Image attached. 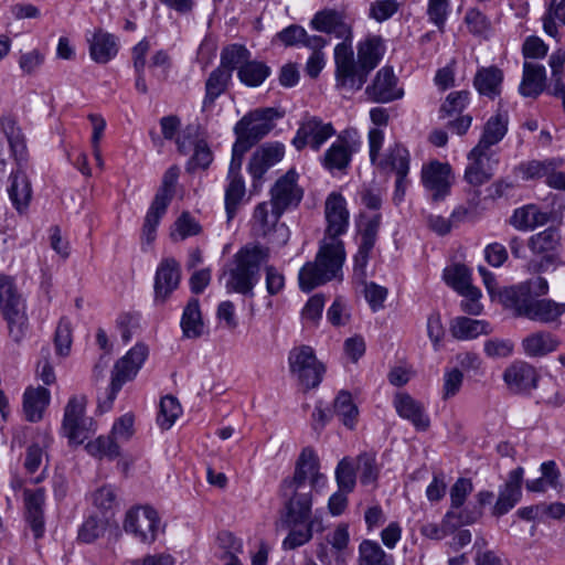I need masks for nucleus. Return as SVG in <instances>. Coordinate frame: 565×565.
<instances>
[{
  "label": "nucleus",
  "instance_id": "f257e3e1",
  "mask_svg": "<svg viewBox=\"0 0 565 565\" xmlns=\"http://www.w3.org/2000/svg\"><path fill=\"white\" fill-rule=\"evenodd\" d=\"M324 214L326 237L315 262L305 264L298 276L299 287L306 292L337 278L345 259L344 245L339 238L349 226V212L344 198L339 193H331L326 200Z\"/></svg>",
  "mask_w": 565,
  "mask_h": 565
},
{
  "label": "nucleus",
  "instance_id": "f03ea898",
  "mask_svg": "<svg viewBox=\"0 0 565 565\" xmlns=\"http://www.w3.org/2000/svg\"><path fill=\"white\" fill-rule=\"evenodd\" d=\"M326 476L319 472V459L312 448H303L295 467L291 478L280 486L284 500H288L290 514L302 519L311 512L312 489L322 487Z\"/></svg>",
  "mask_w": 565,
  "mask_h": 565
},
{
  "label": "nucleus",
  "instance_id": "7ed1b4c3",
  "mask_svg": "<svg viewBox=\"0 0 565 565\" xmlns=\"http://www.w3.org/2000/svg\"><path fill=\"white\" fill-rule=\"evenodd\" d=\"M268 248L260 245H245L224 268L222 277H226L227 292L254 296V288L260 278V268L268 262Z\"/></svg>",
  "mask_w": 565,
  "mask_h": 565
},
{
  "label": "nucleus",
  "instance_id": "20e7f679",
  "mask_svg": "<svg viewBox=\"0 0 565 565\" xmlns=\"http://www.w3.org/2000/svg\"><path fill=\"white\" fill-rule=\"evenodd\" d=\"M0 311L8 324L10 338L20 343L28 330V316L25 303L13 279L9 276H0Z\"/></svg>",
  "mask_w": 565,
  "mask_h": 565
},
{
  "label": "nucleus",
  "instance_id": "39448f33",
  "mask_svg": "<svg viewBox=\"0 0 565 565\" xmlns=\"http://www.w3.org/2000/svg\"><path fill=\"white\" fill-rule=\"evenodd\" d=\"M147 355L148 348L145 344L138 343L130 349L125 356L116 362L111 375V382L106 393V398H98V408H100L102 412H106L111 408L117 393L126 382L131 381L137 375Z\"/></svg>",
  "mask_w": 565,
  "mask_h": 565
},
{
  "label": "nucleus",
  "instance_id": "423d86ee",
  "mask_svg": "<svg viewBox=\"0 0 565 565\" xmlns=\"http://www.w3.org/2000/svg\"><path fill=\"white\" fill-rule=\"evenodd\" d=\"M288 363L290 373L305 388H315L320 384L324 367L317 360L311 347L294 348L289 352Z\"/></svg>",
  "mask_w": 565,
  "mask_h": 565
},
{
  "label": "nucleus",
  "instance_id": "0eeeda50",
  "mask_svg": "<svg viewBox=\"0 0 565 565\" xmlns=\"http://www.w3.org/2000/svg\"><path fill=\"white\" fill-rule=\"evenodd\" d=\"M337 87L350 90L362 88V79L358 61L354 60L352 38L342 39L334 47Z\"/></svg>",
  "mask_w": 565,
  "mask_h": 565
},
{
  "label": "nucleus",
  "instance_id": "6e6552de",
  "mask_svg": "<svg viewBox=\"0 0 565 565\" xmlns=\"http://www.w3.org/2000/svg\"><path fill=\"white\" fill-rule=\"evenodd\" d=\"M134 435V416L127 413L119 417L109 436H100L86 445L87 451L95 457L115 459L119 456L118 441H126Z\"/></svg>",
  "mask_w": 565,
  "mask_h": 565
},
{
  "label": "nucleus",
  "instance_id": "1a4fd4ad",
  "mask_svg": "<svg viewBox=\"0 0 565 565\" xmlns=\"http://www.w3.org/2000/svg\"><path fill=\"white\" fill-rule=\"evenodd\" d=\"M160 520L151 507H137L126 513L124 530L141 543L156 541Z\"/></svg>",
  "mask_w": 565,
  "mask_h": 565
},
{
  "label": "nucleus",
  "instance_id": "9d476101",
  "mask_svg": "<svg viewBox=\"0 0 565 565\" xmlns=\"http://www.w3.org/2000/svg\"><path fill=\"white\" fill-rule=\"evenodd\" d=\"M468 159L470 162L465 170L463 178L469 185L475 188L471 202H473V206H477L480 194L477 188L487 183L493 177L498 160L494 159L493 151L479 150L476 152V147L468 153Z\"/></svg>",
  "mask_w": 565,
  "mask_h": 565
},
{
  "label": "nucleus",
  "instance_id": "9b49d317",
  "mask_svg": "<svg viewBox=\"0 0 565 565\" xmlns=\"http://www.w3.org/2000/svg\"><path fill=\"white\" fill-rule=\"evenodd\" d=\"M360 145L361 142L350 131H342L321 157L322 167L331 173L345 172Z\"/></svg>",
  "mask_w": 565,
  "mask_h": 565
},
{
  "label": "nucleus",
  "instance_id": "f8f14e48",
  "mask_svg": "<svg viewBox=\"0 0 565 565\" xmlns=\"http://www.w3.org/2000/svg\"><path fill=\"white\" fill-rule=\"evenodd\" d=\"M285 514L276 523V531L288 530V535L282 541L284 550H295L305 545L312 539L316 521L311 520V512L302 519L292 516L289 512L288 500H284Z\"/></svg>",
  "mask_w": 565,
  "mask_h": 565
},
{
  "label": "nucleus",
  "instance_id": "ddd939ff",
  "mask_svg": "<svg viewBox=\"0 0 565 565\" xmlns=\"http://www.w3.org/2000/svg\"><path fill=\"white\" fill-rule=\"evenodd\" d=\"M334 135L335 129L331 122H324L317 116H306L291 143L297 150H302L308 146L312 150L319 151L326 141Z\"/></svg>",
  "mask_w": 565,
  "mask_h": 565
},
{
  "label": "nucleus",
  "instance_id": "4468645a",
  "mask_svg": "<svg viewBox=\"0 0 565 565\" xmlns=\"http://www.w3.org/2000/svg\"><path fill=\"white\" fill-rule=\"evenodd\" d=\"M420 179L424 188L430 192L431 200L443 201L450 193L451 167L449 163L433 160L423 166Z\"/></svg>",
  "mask_w": 565,
  "mask_h": 565
},
{
  "label": "nucleus",
  "instance_id": "2eb2a0df",
  "mask_svg": "<svg viewBox=\"0 0 565 565\" xmlns=\"http://www.w3.org/2000/svg\"><path fill=\"white\" fill-rule=\"evenodd\" d=\"M297 181L298 173L291 169L275 182L270 190V201L277 210L285 212L299 205L303 196V190Z\"/></svg>",
  "mask_w": 565,
  "mask_h": 565
},
{
  "label": "nucleus",
  "instance_id": "dca6fc26",
  "mask_svg": "<svg viewBox=\"0 0 565 565\" xmlns=\"http://www.w3.org/2000/svg\"><path fill=\"white\" fill-rule=\"evenodd\" d=\"M524 470L518 467L508 473L503 484L499 487L498 499L492 507V515L500 518L510 512L522 498Z\"/></svg>",
  "mask_w": 565,
  "mask_h": 565
},
{
  "label": "nucleus",
  "instance_id": "f3484780",
  "mask_svg": "<svg viewBox=\"0 0 565 565\" xmlns=\"http://www.w3.org/2000/svg\"><path fill=\"white\" fill-rule=\"evenodd\" d=\"M280 117L282 114L273 107L255 109L245 115L235 125L234 130H243L258 142L274 128V119Z\"/></svg>",
  "mask_w": 565,
  "mask_h": 565
},
{
  "label": "nucleus",
  "instance_id": "a211bd4d",
  "mask_svg": "<svg viewBox=\"0 0 565 565\" xmlns=\"http://www.w3.org/2000/svg\"><path fill=\"white\" fill-rule=\"evenodd\" d=\"M539 379L536 369L524 361L512 363L503 373L508 388L514 394H530L537 387Z\"/></svg>",
  "mask_w": 565,
  "mask_h": 565
},
{
  "label": "nucleus",
  "instance_id": "6ab92c4d",
  "mask_svg": "<svg viewBox=\"0 0 565 565\" xmlns=\"http://www.w3.org/2000/svg\"><path fill=\"white\" fill-rule=\"evenodd\" d=\"M561 244V234L559 231L555 227H548L533 236L529 239V248L534 254H546L540 263H532L530 266L533 271H543L550 265H553L556 260L555 255L550 254L555 250Z\"/></svg>",
  "mask_w": 565,
  "mask_h": 565
},
{
  "label": "nucleus",
  "instance_id": "aec40b11",
  "mask_svg": "<svg viewBox=\"0 0 565 565\" xmlns=\"http://www.w3.org/2000/svg\"><path fill=\"white\" fill-rule=\"evenodd\" d=\"M85 399L72 397L64 411L63 430L71 443L82 444L88 438L84 419Z\"/></svg>",
  "mask_w": 565,
  "mask_h": 565
},
{
  "label": "nucleus",
  "instance_id": "412c9836",
  "mask_svg": "<svg viewBox=\"0 0 565 565\" xmlns=\"http://www.w3.org/2000/svg\"><path fill=\"white\" fill-rule=\"evenodd\" d=\"M369 98L375 103H390L402 98L404 92L397 87V78L391 67H382L371 85L365 89Z\"/></svg>",
  "mask_w": 565,
  "mask_h": 565
},
{
  "label": "nucleus",
  "instance_id": "4be33fe9",
  "mask_svg": "<svg viewBox=\"0 0 565 565\" xmlns=\"http://www.w3.org/2000/svg\"><path fill=\"white\" fill-rule=\"evenodd\" d=\"M181 278L180 265L174 258H164L160 262L154 277V300L164 302L179 287Z\"/></svg>",
  "mask_w": 565,
  "mask_h": 565
},
{
  "label": "nucleus",
  "instance_id": "5701e85b",
  "mask_svg": "<svg viewBox=\"0 0 565 565\" xmlns=\"http://www.w3.org/2000/svg\"><path fill=\"white\" fill-rule=\"evenodd\" d=\"M310 26L318 32L333 34L338 39L352 38V29L345 22L343 13L333 9L318 11L310 20Z\"/></svg>",
  "mask_w": 565,
  "mask_h": 565
},
{
  "label": "nucleus",
  "instance_id": "b1692460",
  "mask_svg": "<svg viewBox=\"0 0 565 565\" xmlns=\"http://www.w3.org/2000/svg\"><path fill=\"white\" fill-rule=\"evenodd\" d=\"M384 47L380 36H369L358 44V63L363 85L369 74L381 62Z\"/></svg>",
  "mask_w": 565,
  "mask_h": 565
},
{
  "label": "nucleus",
  "instance_id": "393cba45",
  "mask_svg": "<svg viewBox=\"0 0 565 565\" xmlns=\"http://www.w3.org/2000/svg\"><path fill=\"white\" fill-rule=\"evenodd\" d=\"M499 302L513 310L515 317L525 318L533 297L529 294L527 286L522 282L509 287L499 288L497 297Z\"/></svg>",
  "mask_w": 565,
  "mask_h": 565
},
{
  "label": "nucleus",
  "instance_id": "a878e982",
  "mask_svg": "<svg viewBox=\"0 0 565 565\" xmlns=\"http://www.w3.org/2000/svg\"><path fill=\"white\" fill-rule=\"evenodd\" d=\"M8 194L19 213L26 211L32 199V185L26 173L17 169L9 175Z\"/></svg>",
  "mask_w": 565,
  "mask_h": 565
},
{
  "label": "nucleus",
  "instance_id": "bb28decb",
  "mask_svg": "<svg viewBox=\"0 0 565 565\" xmlns=\"http://www.w3.org/2000/svg\"><path fill=\"white\" fill-rule=\"evenodd\" d=\"M565 313V302H557L550 298H534L531 301L525 318L541 323L558 322Z\"/></svg>",
  "mask_w": 565,
  "mask_h": 565
},
{
  "label": "nucleus",
  "instance_id": "cd10ccee",
  "mask_svg": "<svg viewBox=\"0 0 565 565\" xmlns=\"http://www.w3.org/2000/svg\"><path fill=\"white\" fill-rule=\"evenodd\" d=\"M383 173L395 172L397 174L407 175L409 171V152L401 143L395 142L391 146L383 157L372 163Z\"/></svg>",
  "mask_w": 565,
  "mask_h": 565
},
{
  "label": "nucleus",
  "instance_id": "c85d7f7f",
  "mask_svg": "<svg viewBox=\"0 0 565 565\" xmlns=\"http://www.w3.org/2000/svg\"><path fill=\"white\" fill-rule=\"evenodd\" d=\"M394 406L398 415L409 420L418 430H426L429 427V418L425 414L424 406L408 394H397L394 398Z\"/></svg>",
  "mask_w": 565,
  "mask_h": 565
},
{
  "label": "nucleus",
  "instance_id": "c756f323",
  "mask_svg": "<svg viewBox=\"0 0 565 565\" xmlns=\"http://www.w3.org/2000/svg\"><path fill=\"white\" fill-rule=\"evenodd\" d=\"M25 520L31 527L34 537L41 539L44 534L45 525H44V514H43V505H44V491L42 489H38L34 492L25 491Z\"/></svg>",
  "mask_w": 565,
  "mask_h": 565
},
{
  "label": "nucleus",
  "instance_id": "7c9ffc66",
  "mask_svg": "<svg viewBox=\"0 0 565 565\" xmlns=\"http://www.w3.org/2000/svg\"><path fill=\"white\" fill-rule=\"evenodd\" d=\"M88 43L92 60L99 64H106L118 52L116 36L100 29L94 32L93 36L88 39Z\"/></svg>",
  "mask_w": 565,
  "mask_h": 565
},
{
  "label": "nucleus",
  "instance_id": "2f4dec72",
  "mask_svg": "<svg viewBox=\"0 0 565 565\" xmlns=\"http://www.w3.org/2000/svg\"><path fill=\"white\" fill-rule=\"evenodd\" d=\"M51 401L50 391L45 387H28L23 394V412L26 420L36 423L42 419Z\"/></svg>",
  "mask_w": 565,
  "mask_h": 565
},
{
  "label": "nucleus",
  "instance_id": "473e14b6",
  "mask_svg": "<svg viewBox=\"0 0 565 565\" xmlns=\"http://www.w3.org/2000/svg\"><path fill=\"white\" fill-rule=\"evenodd\" d=\"M546 71L543 65L525 62L519 92L524 97L536 98L545 88Z\"/></svg>",
  "mask_w": 565,
  "mask_h": 565
},
{
  "label": "nucleus",
  "instance_id": "72a5a7b5",
  "mask_svg": "<svg viewBox=\"0 0 565 565\" xmlns=\"http://www.w3.org/2000/svg\"><path fill=\"white\" fill-rule=\"evenodd\" d=\"M502 82L503 72L494 65L479 68L473 78L478 93L491 99L501 94Z\"/></svg>",
  "mask_w": 565,
  "mask_h": 565
},
{
  "label": "nucleus",
  "instance_id": "f704fd0d",
  "mask_svg": "<svg viewBox=\"0 0 565 565\" xmlns=\"http://www.w3.org/2000/svg\"><path fill=\"white\" fill-rule=\"evenodd\" d=\"M559 340L547 331H539L529 334L522 340V349L527 356H544L555 351Z\"/></svg>",
  "mask_w": 565,
  "mask_h": 565
},
{
  "label": "nucleus",
  "instance_id": "c9c22d12",
  "mask_svg": "<svg viewBox=\"0 0 565 565\" xmlns=\"http://www.w3.org/2000/svg\"><path fill=\"white\" fill-rule=\"evenodd\" d=\"M508 131V120L501 115L491 116L483 127L481 138L476 146V152L479 150L492 151L491 147L499 143Z\"/></svg>",
  "mask_w": 565,
  "mask_h": 565
},
{
  "label": "nucleus",
  "instance_id": "e433bc0d",
  "mask_svg": "<svg viewBox=\"0 0 565 565\" xmlns=\"http://www.w3.org/2000/svg\"><path fill=\"white\" fill-rule=\"evenodd\" d=\"M548 220V213L542 212L535 205L530 204L516 209L510 218V223L516 230L526 231L544 225Z\"/></svg>",
  "mask_w": 565,
  "mask_h": 565
},
{
  "label": "nucleus",
  "instance_id": "4c0bfd02",
  "mask_svg": "<svg viewBox=\"0 0 565 565\" xmlns=\"http://www.w3.org/2000/svg\"><path fill=\"white\" fill-rule=\"evenodd\" d=\"M232 75L228 71L223 68H215L209 75L205 82V96L202 103V109L206 110L214 105V102L227 88Z\"/></svg>",
  "mask_w": 565,
  "mask_h": 565
},
{
  "label": "nucleus",
  "instance_id": "58836bf2",
  "mask_svg": "<svg viewBox=\"0 0 565 565\" xmlns=\"http://www.w3.org/2000/svg\"><path fill=\"white\" fill-rule=\"evenodd\" d=\"M180 324L183 335L188 339H196L203 334L204 323L196 298H191L186 303Z\"/></svg>",
  "mask_w": 565,
  "mask_h": 565
},
{
  "label": "nucleus",
  "instance_id": "ea45409f",
  "mask_svg": "<svg viewBox=\"0 0 565 565\" xmlns=\"http://www.w3.org/2000/svg\"><path fill=\"white\" fill-rule=\"evenodd\" d=\"M490 331L491 329L487 321L468 317L456 318L450 327L452 337L459 340L475 339L480 334H488Z\"/></svg>",
  "mask_w": 565,
  "mask_h": 565
},
{
  "label": "nucleus",
  "instance_id": "a19ab883",
  "mask_svg": "<svg viewBox=\"0 0 565 565\" xmlns=\"http://www.w3.org/2000/svg\"><path fill=\"white\" fill-rule=\"evenodd\" d=\"M284 212L270 203L262 202L254 211V223L258 235L266 236L276 228Z\"/></svg>",
  "mask_w": 565,
  "mask_h": 565
},
{
  "label": "nucleus",
  "instance_id": "79ce46f5",
  "mask_svg": "<svg viewBox=\"0 0 565 565\" xmlns=\"http://www.w3.org/2000/svg\"><path fill=\"white\" fill-rule=\"evenodd\" d=\"M2 132L6 135L10 145L11 151L19 162L25 161L26 159V145L24 135L20 127H18L15 119L12 117H4L0 121Z\"/></svg>",
  "mask_w": 565,
  "mask_h": 565
},
{
  "label": "nucleus",
  "instance_id": "37998d69",
  "mask_svg": "<svg viewBox=\"0 0 565 565\" xmlns=\"http://www.w3.org/2000/svg\"><path fill=\"white\" fill-rule=\"evenodd\" d=\"M480 505L468 504L454 510H448L445 514V525L455 531L460 526L476 523L481 516Z\"/></svg>",
  "mask_w": 565,
  "mask_h": 565
},
{
  "label": "nucleus",
  "instance_id": "c03bdc74",
  "mask_svg": "<svg viewBox=\"0 0 565 565\" xmlns=\"http://www.w3.org/2000/svg\"><path fill=\"white\" fill-rule=\"evenodd\" d=\"M359 565H393V557L381 545L371 540H363L359 545Z\"/></svg>",
  "mask_w": 565,
  "mask_h": 565
},
{
  "label": "nucleus",
  "instance_id": "a18cd8bd",
  "mask_svg": "<svg viewBox=\"0 0 565 565\" xmlns=\"http://www.w3.org/2000/svg\"><path fill=\"white\" fill-rule=\"evenodd\" d=\"M270 75V68L263 62L248 61L237 72L239 81L249 87H257Z\"/></svg>",
  "mask_w": 565,
  "mask_h": 565
},
{
  "label": "nucleus",
  "instance_id": "49530a36",
  "mask_svg": "<svg viewBox=\"0 0 565 565\" xmlns=\"http://www.w3.org/2000/svg\"><path fill=\"white\" fill-rule=\"evenodd\" d=\"M250 60V52L241 44H231L225 46L221 52L220 68L228 71L231 74L234 70H239Z\"/></svg>",
  "mask_w": 565,
  "mask_h": 565
},
{
  "label": "nucleus",
  "instance_id": "de8ad7c7",
  "mask_svg": "<svg viewBox=\"0 0 565 565\" xmlns=\"http://www.w3.org/2000/svg\"><path fill=\"white\" fill-rule=\"evenodd\" d=\"M334 413L340 417L344 426L352 429L358 418V407L353 403L352 396L347 391H341L334 399Z\"/></svg>",
  "mask_w": 565,
  "mask_h": 565
},
{
  "label": "nucleus",
  "instance_id": "09e8293b",
  "mask_svg": "<svg viewBox=\"0 0 565 565\" xmlns=\"http://www.w3.org/2000/svg\"><path fill=\"white\" fill-rule=\"evenodd\" d=\"M228 185L225 190V211L227 221L234 218L237 207L245 195V183L242 177H227Z\"/></svg>",
  "mask_w": 565,
  "mask_h": 565
},
{
  "label": "nucleus",
  "instance_id": "8fccbe9b",
  "mask_svg": "<svg viewBox=\"0 0 565 565\" xmlns=\"http://www.w3.org/2000/svg\"><path fill=\"white\" fill-rule=\"evenodd\" d=\"M179 175H180L179 167L171 166L164 172V174L162 177L161 185L158 189L152 202L168 207L171 200L173 199V195L175 192V184L178 182Z\"/></svg>",
  "mask_w": 565,
  "mask_h": 565
},
{
  "label": "nucleus",
  "instance_id": "3c124183",
  "mask_svg": "<svg viewBox=\"0 0 565 565\" xmlns=\"http://www.w3.org/2000/svg\"><path fill=\"white\" fill-rule=\"evenodd\" d=\"M444 277L446 282L460 295L476 288L471 284L470 270L465 265L457 264L451 268H447Z\"/></svg>",
  "mask_w": 565,
  "mask_h": 565
},
{
  "label": "nucleus",
  "instance_id": "603ef678",
  "mask_svg": "<svg viewBox=\"0 0 565 565\" xmlns=\"http://www.w3.org/2000/svg\"><path fill=\"white\" fill-rule=\"evenodd\" d=\"M356 470L360 473V482L364 486L376 482L381 467L374 452H362L356 458Z\"/></svg>",
  "mask_w": 565,
  "mask_h": 565
},
{
  "label": "nucleus",
  "instance_id": "864d4df0",
  "mask_svg": "<svg viewBox=\"0 0 565 565\" xmlns=\"http://www.w3.org/2000/svg\"><path fill=\"white\" fill-rule=\"evenodd\" d=\"M562 164V160L559 159H546L543 161L532 160L525 163L520 164L519 170L523 174V179L533 180L547 178V174L554 169L558 168Z\"/></svg>",
  "mask_w": 565,
  "mask_h": 565
},
{
  "label": "nucleus",
  "instance_id": "5fc2aeb1",
  "mask_svg": "<svg viewBox=\"0 0 565 565\" xmlns=\"http://www.w3.org/2000/svg\"><path fill=\"white\" fill-rule=\"evenodd\" d=\"M166 206L152 202L145 217L142 226V242L150 245L156 239L157 227L160 223L161 217L167 212Z\"/></svg>",
  "mask_w": 565,
  "mask_h": 565
},
{
  "label": "nucleus",
  "instance_id": "6e6d98bb",
  "mask_svg": "<svg viewBox=\"0 0 565 565\" xmlns=\"http://www.w3.org/2000/svg\"><path fill=\"white\" fill-rule=\"evenodd\" d=\"M355 467L348 457L341 459L335 468V480L343 492H352L356 483Z\"/></svg>",
  "mask_w": 565,
  "mask_h": 565
},
{
  "label": "nucleus",
  "instance_id": "4d7b16f0",
  "mask_svg": "<svg viewBox=\"0 0 565 565\" xmlns=\"http://www.w3.org/2000/svg\"><path fill=\"white\" fill-rule=\"evenodd\" d=\"M182 413L180 403L174 396H164L160 402V413L158 415V424L163 429H169L175 419Z\"/></svg>",
  "mask_w": 565,
  "mask_h": 565
},
{
  "label": "nucleus",
  "instance_id": "13d9d810",
  "mask_svg": "<svg viewBox=\"0 0 565 565\" xmlns=\"http://www.w3.org/2000/svg\"><path fill=\"white\" fill-rule=\"evenodd\" d=\"M201 232L200 224L188 212H183L174 222L171 237L173 239H185L189 236L198 235Z\"/></svg>",
  "mask_w": 565,
  "mask_h": 565
},
{
  "label": "nucleus",
  "instance_id": "bf43d9fd",
  "mask_svg": "<svg viewBox=\"0 0 565 565\" xmlns=\"http://www.w3.org/2000/svg\"><path fill=\"white\" fill-rule=\"evenodd\" d=\"M106 522L96 516H89L85 520L78 530V540L83 543H92L104 534Z\"/></svg>",
  "mask_w": 565,
  "mask_h": 565
},
{
  "label": "nucleus",
  "instance_id": "052dcab7",
  "mask_svg": "<svg viewBox=\"0 0 565 565\" xmlns=\"http://www.w3.org/2000/svg\"><path fill=\"white\" fill-rule=\"evenodd\" d=\"M469 93L466 90L450 93L440 107L441 117L460 114L468 104Z\"/></svg>",
  "mask_w": 565,
  "mask_h": 565
},
{
  "label": "nucleus",
  "instance_id": "680f3d73",
  "mask_svg": "<svg viewBox=\"0 0 565 565\" xmlns=\"http://www.w3.org/2000/svg\"><path fill=\"white\" fill-rule=\"evenodd\" d=\"M473 484L470 479L459 478L450 488V508L449 510H454L457 508H461L468 495L472 492Z\"/></svg>",
  "mask_w": 565,
  "mask_h": 565
},
{
  "label": "nucleus",
  "instance_id": "e2e57ef3",
  "mask_svg": "<svg viewBox=\"0 0 565 565\" xmlns=\"http://www.w3.org/2000/svg\"><path fill=\"white\" fill-rule=\"evenodd\" d=\"M56 353L60 355H67L72 344V329L71 323L66 319H61L54 337Z\"/></svg>",
  "mask_w": 565,
  "mask_h": 565
},
{
  "label": "nucleus",
  "instance_id": "0e129e2a",
  "mask_svg": "<svg viewBox=\"0 0 565 565\" xmlns=\"http://www.w3.org/2000/svg\"><path fill=\"white\" fill-rule=\"evenodd\" d=\"M514 344L508 339H489L484 342V353L492 359L508 358L513 352Z\"/></svg>",
  "mask_w": 565,
  "mask_h": 565
},
{
  "label": "nucleus",
  "instance_id": "69168bd1",
  "mask_svg": "<svg viewBox=\"0 0 565 565\" xmlns=\"http://www.w3.org/2000/svg\"><path fill=\"white\" fill-rule=\"evenodd\" d=\"M462 381L463 374L459 369L446 370L444 374L443 398L454 397L460 391Z\"/></svg>",
  "mask_w": 565,
  "mask_h": 565
},
{
  "label": "nucleus",
  "instance_id": "338daca9",
  "mask_svg": "<svg viewBox=\"0 0 565 565\" xmlns=\"http://www.w3.org/2000/svg\"><path fill=\"white\" fill-rule=\"evenodd\" d=\"M398 10V3L392 0H377L371 4L370 17L377 22H384Z\"/></svg>",
  "mask_w": 565,
  "mask_h": 565
},
{
  "label": "nucleus",
  "instance_id": "774afa93",
  "mask_svg": "<svg viewBox=\"0 0 565 565\" xmlns=\"http://www.w3.org/2000/svg\"><path fill=\"white\" fill-rule=\"evenodd\" d=\"M364 296L373 311H377L384 307L387 297V289L375 282L365 284Z\"/></svg>",
  "mask_w": 565,
  "mask_h": 565
}]
</instances>
